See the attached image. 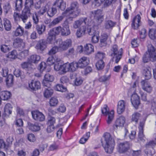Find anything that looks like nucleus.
I'll return each instance as SVG.
<instances>
[{
  "mask_svg": "<svg viewBox=\"0 0 156 156\" xmlns=\"http://www.w3.org/2000/svg\"><path fill=\"white\" fill-rule=\"evenodd\" d=\"M95 27L94 26L87 28L88 34L92 36L91 38V42L93 43H98L99 38V33L98 31L95 29Z\"/></svg>",
  "mask_w": 156,
  "mask_h": 156,
  "instance_id": "9b49d317",
  "label": "nucleus"
},
{
  "mask_svg": "<svg viewBox=\"0 0 156 156\" xmlns=\"http://www.w3.org/2000/svg\"><path fill=\"white\" fill-rule=\"evenodd\" d=\"M36 29L38 34L39 35H41L45 31L46 29V27L43 24L37 25L36 26Z\"/></svg>",
  "mask_w": 156,
  "mask_h": 156,
  "instance_id": "37998d69",
  "label": "nucleus"
},
{
  "mask_svg": "<svg viewBox=\"0 0 156 156\" xmlns=\"http://www.w3.org/2000/svg\"><path fill=\"white\" fill-rule=\"evenodd\" d=\"M29 129L33 131H37L40 130V126L37 123L34 124L29 123L28 124Z\"/></svg>",
  "mask_w": 156,
  "mask_h": 156,
  "instance_id": "a19ab883",
  "label": "nucleus"
},
{
  "mask_svg": "<svg viewBox=\"0 0 156 156\" xmlns=\"http://www.w3.org/2000/svg\"><path fill=\"white\" fill-rule=\"evenodd\" d=\"M83 80L80 77H77L76 78L75 81V84L76 86L80 85L83 82Z\"/></svg>",
  "mask_w": 156,
  "mask_h": 156,
  "instance_id": "0e129e2a",
  "label": "nucleus"
},
{
  "mask_svg": "<svg viewBox=\"0 0 156 156\" xmlns=\"http://www.w3.org/2000/svg\"><path fill=\"white\" fill-rule=\"evenodd\" d=\"M147 117V115L144 114L143 115V119L142 122H140L138 127L139 132L138 133V137L140 140L143 142L145 141L146 137L144 134V130L145 122Z\"/></svg>",
  "mask_w": 156,
  "mask_h": 156,
  "instance_id": "f8f14e48",
  "label": "nucleus"
},
{
  "mask_svg": "<svg viewBox=\"0 0 156 156\" xmlns=\"http://www.w3.org/2000/svg\"><path fill=\"white\" fill-rule=\"evenodd\" d=\"M58 103V101L56 97H52L49 100V104L51 107H55L57 106Z\"/></svg>",
  "mask_w": 156,
  "mask_h": 156,
  "instance_id": "a18cd8bd",
  "label": "nucleus"
},
{
  "mask_svg": "<svg viewBox=\"0 0 156 156\" xmlns=\"http://www.w3.org/2000/svg\"><path fill=\"white\" fill-rule=\"evenodd\" d=\"M64 12L62 13L61 16H58V17L54 19L51 22V24L53 25L58 24L65 17H66L67 19H70L68 17V16L67 14H63Z\"/></svg>",
  "mask_w": 156,
  "mask_h": 156,
  "instance_id": "72a5a7b5",
  "label": "nucleus"
},
{
  "mask_svg": "<svg viewBox=\"0 0 156 156\" xmlns=\"http://www.w3.org/2000/svg\"><path fill=\"white\" fill-rule=\"evenodd\" d=\"M2 99L4 100H8L10 98V91H3L1 92Z\"/></svg>",
  "mask_w": 156,
  "mask_h": 156,
  "instance_id": "8fccbe9b",
  "label": "nucleus"
},
{
  "mask_svg": "<svg viewBox=\"0 0 156 156\" xmlns=\"http://www.w3.org/2000/svg\"><path fill=\"white\" fill-rule=\"evenodd\" d=\"M33 118L35 120L43 121L45 119V116L41 112L37 110L31 112Z\"/></svg>",
  "mask_w": 156,
  "mask_h": 156,
  "instance_id": "6ab92c4d",
  "label": "nucleus"
},
{
  "mask_svg": "<svg viewBox=\"0 0 156 156\" xmlns=\"http://www.w3.org/2000/svg\"><path fill=\"white\" fill-rule=\"evenodd\" d=\"M59 51V48L57 46L53 47L48 52V55H50L54 54L57 53L58 51Z\"/></svg>",
  "mask_w": 156,
  "mask_h": 156,
  "instance_id": "bf43d9fd",
  "label": "nucleus"
},
{
  "mask_svg": "<svg viewBox=\"0 0 156 156\" xmlns=\"http://www.w3.org/2000/svg\"><path fill=\"white\" fill-rule=\"evenodd\" d=\"M110 77L111 76L110 75L102 76L99 78V80L101 82H105L108 80L110 79Z\"/></svg>",
  "mask_w": 156,
  "mask_h": 156,
  "instance_id": "e2e57ef3",
  "label": "nucleus"
},
{
  "mask_svg": "<svg viewBox=\"0 0 156 156\" xmlns=\"http://www.w3.org/2000/svg\"><path fill=\"white\" fill-rule=\"evenodd\" d=\"M143 60L144 63L147 62L149 60L156 62V69H153V72L154 78L156 80V50L152 45H148V52H146L144 55Z\"/></svg>",
  "mask_w": 156,
  "mask_h": 156,
  "instance_id": "7ed1b4c3",
  "label": "nucleus"
},
{
  "mask_svg": "<svg viewBox=\"0 0 156 156\" xmlns=\"http://www.w3.org/2000/svg\"><path fill=\"white\" fill-rule=\"evenodd\" d=\"M46 42L45 41L42 40L39 41L35 48L37 50L43 51L46 48Z\"/></svg>",
  "mask_w": 156,
  "mask_h": 156,
  "instance_id": "2f4dec72",
  "label": "nucleus"
},
{
  "mask_svg": "<svg viewBox=\"0 0 156 156\" xmlns=\"http://www.w3.org/2000/svg\"><path fill=\"white\" fill-rule=\"evenodd\" d=\"M151 113L155 114L156 112V103L154 101H152L151 102Z\"/></svg>",
  "mask_w": 156,
  "mask_h": 156,
  "instance_id": "774afa93",
  "label": "nucleus"
},
{
  "mask_svg": "<svg viewBox=\"0 0 156 156\" xmlns=\"http://www.w3.org/2000/svg\"><path fill=\"white\" fill-rule=\"evenodd\" d=\"M53 5L62 10H64L66 7V3L63 0H55Z\"/></svg>",
  "mask_w": 156,
  "mask_h": 156,
  "instance_id": "b1692460",
  "label": "nucleus"
},
{
  "mask_svg": "<svg viewBox=\"0 0 156 156\" xmlns=\"http://www.w3.org/2000/svg\"><path fill=\"white\" fill-rule=\"evenodd\" d=\"M4 25L6 30H10V21L6 18L4 19Z\"/></svg>",
  "mask_w": 156,
  "mask_h": 156,
  "instance_id": "6e6d98bb",
  "label": "nucleus"
},
{
  "mask_svg": "<svg viewBox=\"0 0 156 156\" xmlns=\"http://www.w3.org/2000/svg\"><path fill=\"white\" fill-rule=\"evenodd\" d=\"M57 9L55 7L49 9L47 12L48 15L50 17H53L57 12Z\"/></svg>",
  "mask_w": 156,
  "mask_h": 156,
  "instance_id": "864d4df0",
  "label": "nucleus"
},
{
  "mask_svg": "<svg viewBox=\"0 0 156 156\" xmlns=\"http://www.w3.org/2000/svg\"><path fill=\"white\" fill-rule=\"evenodd\" d=\"M125 103L124 101L120 100L118 103L117 112L119 114H120L124 112L125 109Z\"/></svg>",
  "mask_w": 156,
  "mask_h": 156,
  "instance_id": "c85d7f7f",
  "label": "nucleus"
},
{
  "mask_svg": "<svg viewBox=\"0 0 156 156\" xmlns=\"http://www.w3.org/2000/svg\"><path fill=\"white\" fill-rule=\"evenodd\" d=\"M115 23L110 20L106 21L105 24V27L107 29L111 28L115 25Z\"/></svg>",
  "mask_w": 156,
  "mask_h": 156,
  "instance_id": "5fc2aeb1",
  "label": "nucleus"
},
{
  "mask_svg": "<svg viewBox=\"0 0 156 156\" xmlns=\"http://www.w3.org/2000/svg\"><path fill=\"white\" fill-rule=\"evenodd\" d=\"M21 67L27 70V72L31 71L32 70V64L27 60V62H25L21 64ZM28 73V72H27Z\"/></svg>",
  "mask_w": 156,
  "mask_h": 156,
  "instance_id": "c756f323",
  "label": "nucleus"
},
{
  "mask_svg": "<svg viewBox=\"0 0 156 156\" xmlns=\"http://www.w3.org/2000/svg\"><path fill=\"white\" fill-rule=\"evenodd\" d=\"M53 93V90L49 88L47 89L44 93V96L46 98H49L52 95Z\"/></svg>",
  "mask_w": 156,
  "mask_h": 156,
  "instance_id": "49530a36",
  "label": "nucleus"
},
{
  "mask_svg": "<svg viewBox=\"0 0 156 156\" xmlns=\"http://www.w3.org/2000/svg\"><path fill=\"white\" fill-rule=\"evenodd\" d=\"M86 31L87 32V27L83 26L77 30L76 36L77 37H80L85 35Z\"/></svg>",
  "mask_w": 156,
  "mask_h": 156,
  "instance_id": "7c9ffc66",
  "label": "nucleus"
},
{
  "mask_svg": "<svg viewBox=\"0 0 156 156\" xmlns=\"http://www.w3.org/2000/svg\"><path fill=\"white\" fill-rule=\"evenodd\" d=\"M39 69L41 72L43 71L48 72L50 71L51 68L50 66H47L44 62H42L40 64Z\"/></svg>",
  "mask_w": 156,
  "mask_h": 156,
  "instance_id": "473e14b6",
  "label": "nucleus"
},
{
  "mask_svg": "<svg viewBox=\"0 0 156 156\" xmlns=\"http://www.w3.org/2000/svg\"><path fill=\"white\" fill-rule=\"evenodd\" d=\"M24 9L22 11L21 15H20L19 13L15 12L13 15L14 20L16 21L19 20L21 19L23 23H25L28 18V15L30 14L26 12H24Z\"/></svg>",
  "mask_w": 156,
  "mask_h": 156,
  "instance_id": "dca6fc26",
  "label": "nucleus"
},
{
  "mask_svg": "<svg viewBox=\"0 0 156 156\" xmlns=\"http://www.w3.org/2000/svg\"><path fill=\"white\" fill-rule=\"evenodd\" d=\"M28 60L32 63H37L40 60V57L38 55H33L28 58Z\"/></svg>",
  "mask_w": 156,
  "mask_h": 156,
  "instance_id": "ea45409f",
  "label": "nucleus"
},
{
  "mask_svg": "<svg viewBox=\"0 0 156 156\" xmlns=\"http://www.w3.org/2000/svg\"><path fill=\"white\" fill-rule=\"evenodd\" d=\"M108 37V36L107 34L104 33L101 35L100 44L101 47L105 46L107 44V41Z\"/></svg>",
  "mask_w": 156,
  "mask_h": 156,
  "instance_id": "e433bc0d",
  "label": "nucleus"
},
{
  "mask_svg": "<svg viewBox=\"0 0 156 156\" xmlns=\"http://www.w3.org/2000/svg\"><path fill=\"white\" fill-rule=\"evenodd\" d=\"M105 1V0H94V4L97 7H99L102 5L103 7H104V3Z\"/></svg>",
  "mask_w": 156,
  "mask_h": 156,
  "instance_id": "13d9d810",
  "label": "nucleus"
},
{
  "mask_svg": "<svg viewBox=\"0 0 156 156\" xmlns=\"http://www.w3.org/2000/svg\"><path fill=\"white\" fill-rule=\"evenodd\" d=\"M84 52L87 55L91 54L94 52V46L90 44H86L84 47Z\"/></svg>",
  "mask_w": 156,
  "mask_h": 156,
  "instance_id": "c9c22d12",
  "label": "nucleus"
},
{
  "mask_svg": "<svg viewBox=\"0 0 156 156\" xmlns=\"http://www.w3.org/2000/svg\"><path fill=\"white\" fill-rule=\"evenodd\" d=\"M28 50H25L20 52L19 56L20 57L21 59L24 58L28 55Z\"/></svg>",
  "mask_w": 156,
  "mask_h": 156,
  "instance_id": "338daca9",
  "label": "nucleus"
},
{
  "mask_svg": "<svg viewBox=\"0 0 156 156\" xmlns=\"http://www.w3.org/2000/svg\"><path fill=\"white\" fill-rule=\"evenodd\" d=\"M87 27V28H90V27L94 26V24L93 22H91V21H90L89 17H83L81 18L79 20L76 21L74 22L73 26L74 28L77 29L81 26H84Z\"/></svg>",
  "mask_w": 156,
  "mask_h": 156,
  "instance_id": "423d86ee",
  "label": "nucleus"
},
{
  "mask_svg": "<svg viewBox=\"0 0 156 156\" xmlns=\"http://www.w3.org/2000/svg\"><path fill=\"white\" fill-rule=\"evenodd\" d=\"M105 56V54L102 52H98L95 55L96 58L97 59H100V60H103Z\"/></svg>",
  "mask_w": 156,
  "mask_h": 156,
  "instance_id": "680f3d73",
  "label": "nucleus"
},
{
  "mask_svg": "<svg viewBox=\"0 0 156 156\" xmlns=\"http://www.w3.org/2000/svg\"><path fill=\"white\" fill-rule=\"evenodd\" d=\"M156 145V141L151 140L147 142L144 148V156H151L154 150L153 148Z\"/></svg>",
  "mask_w": 156,
  "mask_h": 156,
  "instance_id": "6e6552de",
  "label": "nucleus"
},
{
  "mask_svg": "<svg viewBox=\"0 0 156 156\" xmlns=\"http://www.w3.org/2000/svg\"><path fill=\"white\" fill-rule=\"evenodd\" d=\"M54 80V76L49 73L45 74L42 81L43 86L49 87L50 85V83L53 81Z\"/></svg>",
  "mask_w": 156,
  "mask_h": 156,
  "instance_id": "a211bd4d",
  "label": "nucleus"
},
{
  "mask_svg": "<svg viewBox=\"0 0 156 156\" xmlns=\"http://www.w3.org/2000/svg\"><path fill=\"white\" fill-rule=\"evenodd\" d=\"M112 51L111 54L112 56L115 58V63H117L121 59L122 54V48L119 50H118V46L116 45H113L111 50Z\"/></svg>",
  "mask_w": 156,
  "mask_h": 156,
  "instance_id": "ddd939ff",
  "label": "nucleus"
},
{
  "mask_svg": "<svg viewBox=\"0 0 156 156\" xmlns=\"http://www.w3.org/2000/svg\"><path fill=\"white\" fill-rule=\"evenodd\" d=\"M23 6L22 0H16L15 3V9L16 11L21 10Z\"/></svg>",
  "mask_w": 156,
  "mask_h": 156,
  "instance_id": "c03bdc74",
  "label": "nucleus"
},
{
  "mask_svg": "<svg viewBox=\"0 0 156 156\" xmlns=\"http://www.w3.org/2000/svg\"><path fill=\"white\" fill-rule=\"evenodd\" d=\"M96 66L98 70L103 69L105 66V63L103 60L98 61L96 64Z\"/></svg>",
  "mask_w": 156,
  "mask_h": 156,
  "instance_id": "3c124183",
  "label": "nucleus"
},
{
  "mask_svg": "<svg viewBox=\"0 0 156 156\" xmlns=\"http://www.w3.org/2000/svg\"><path fill=\"white\" fill-rule=\"evenodd\" d=\"M142 73L146 80L149 79L151 78V69L149 67L147 66L144 67L143 69Z\"/></svg>",
  "mask_w": 156,
  "mask_h": 156,
  "instance_id": "bb28decb",
  "label": "nucleus"
},
{
  "mask_svg": "<svg viewBox=\"0 0 156 156\" xmlns=\"http://www.w3.org/2000/svg\"><path fill=\"white\" fill-rule=\"evenodd\" d=\"M131 101L133 106L136 109H137L140 102L139 97L136 93H134L132 95Z\"/></svg>",
  "mask_w": 156,
  "mask_h": 156,
  "instance_id": "412c9836",
  "label": "nucleus"
},
{
  "mask_svg": "<svg viewBox=\"0 0 156 156\" xmlns=\"http://www.w3.org/2000/svg\"><path fill=\"white\" fill-rule=\"evenodd\" d=\"M24 32V28L20 26L19 25L14 32V35L16 37L21 36L23 35Z\"/></svg>",
  "mask_w": 156,
  "mask_h": 156,
  "instance_id": "58836bf2",
  "label": "nucleus"
},
{
  "mask_svg": "<svg viewBox=\"0 0 156 156\" xmlns=\"http://www.w3.org/2000/svg\"><path fill=\"white\" fill-rule=\"evenodd\" d=\"M146 36V30L144 28L142 29L140 31L139 37L141 39H144Z\"/></svg>",
  "mask_w": 156,
  "mask_h": 156,
  "instance_id": "052dcab7",
  "label": "nucleus"
},
{
  "mask_svg": "<svg viewBox=\"0 0 156 156\" xmlns=\"http://www.w3.org/2000/svg\"><path fill=\"white\" fill-rule=\"evenodd\" d=\"M27 139L29 141L31 142H35L36 140L35 135L32 133H29L27 134Z\"/></svg>",
  "mask_w": 156,
  "mask_h": 156,
  "instance_id": "4d7b16f0",
  "label": "nucleus"
},
{
  "mask_svg": "<svg viewBox=\"0 0 156 156\" xmlns=\"http://www.w3.org/2000/svg\"><path fill=\"white\" fill-rule=\"evenodd\" d=\"M55 90L62 92H65L67 90L66 88L60 84H57L55 87Z\"/></svg>",
  "mask_w": 156,
  "mask_h": 156,
  "instance_id": "603ef678",
  "label": "nucleus"
},
{
  "mask_svg": "<svg viewBox=\"0 0 156 156\" xmlns=\"http://www.w3.org/2000/svg\"><path fill=\"white\" fill-rule=\"evenodd\" d=\"M46 62L49 66L54 64V69H55V65L61 63L62 60L60 58L55 56H50L47 59Z\"/></svg>",
  "mask_w": 156,
  "mask_h": 156,
  "instance_id": "f3484780",
  "label": "nucleus"
},
{
  "mask_svg": "<svg viewBox=\"0 0 156 156\" xmlns=\"http://www.w3.org/2000/svg\"><path fill=\"white\" fill-rule=\"evenodd\" d=\"M8 69L7 68L5 67L2 69V75L3 77H6L5 80L6 84L9 87V84L8 82L9 80V76L10 74H8Z\"/></svg>",
  "mask_w": 156,
  "mask_h": 156,
  "instance_id": "4c0bfd02",
  "label": "nucleus"
},
{
  "mask_svg": "<svg viewBox=\"0 0 156 156\" xmlns=\"http://www.w3.org/2000/svg\"><path fill=\"white\" fill-rule=\"evenodd\" d=\"M79 4L77 2H72L70 6L64 12L63 14H67L70 20H72L73 18L77 17L80 13V10L79 8Z\"/></svg>",
  "mask_w": 156,
  "mask_h": 156,
  "instance_id": "20e7f679",
  "label": "nucleus"
},
{
  "mask_svg": "<svg viewBox=\"0 0 156 156\" xmlns=\"http://www.w3.org/2000/svg\"><path fill=\"white\" fill-rule=\"evenodd\" d=\"M104 15L101 9H98L91 12L90 14L89 17L90 21L93 22L94 27L97 28V26L101 24L103 21Z\"/></svg>",
  "mask_w": 156,
  "mask_h": 156,
  "instance_id": "39448f33",
  "label": "nucleus"
},
{
  "mask_svg": "<svg viewBox=\"0 0 156 156\" xmlns=\"http://www.w3.org/2000/svg\"><path fill=\"white\" fill-rule=\"evenodd\" d=\"M126 122V118L123 116H121L117 118L113 126L115 130L119 128L123 127Z\"/></svg>",
  "mask_w": 156,
  "mask_h": 156,
  "instance_id": "4468645a",
  "label": "nucleus"
},
{
  "mask_svg": "<svg viewBox=\"0 0 156 156\" xmlns=\"http://www.w3.org/2000/svg\"><path fill=\"white\" fill-rule=\"evenodd\" d=\"M101 112L105 116H107L106 122L108 124L112 123L115 116V111L114 110H109V108L106 105H105L101 108Z\"/></svg>",
  "mask_w": 156,
  "mask_h": 156,
  "instance_id": "0eeeda50",
  "label": "nucleus"
},
{
  "mask_svg": "<svg viewBox=\"0 0 156 156\" xmlns=\"http://www.w3.org/2000/svg\"><path fill=\"white\" fill-rule=\"evenodd\" d=\"M141 117L142 115L139 112H135L131 116V120L132 122L137 123L139 120L141 119Z\"/></svg>",
  "mask_w": 156,
  "mask_h": 156,
  "instance_id": "f704fd0d",
  "label": "nucleus"
},
{
  "mask_svg": "<svg viewBox=\"0 0 156 156\" xmlns=\"http://www.w3.org/2000/svg\"><path fill=\"white\" fill-rule=\"evenodd\" d=\"M141 87L142 89L147 92L150 93L152 90V87L151 84L145 80H143L141 82Z\"/></svg>",
  "mask_w": 156,
  "mask_h": 156,
  "instance_id": "5701e85b",
  "label": "nucleus"
},
{
  "mask_svg": "<svg viewBox=\"0 0 156 156\" xmlns=\"http://www.w3.org/2000/svg\"><path fill=\"white\" fill-rule=\"evenodd\" d=\"M149 36L151 39L156 42V30L153 28L150 29Z\"/></svg>",
  "mask_w": 156,
  "mask_h": 156,
  "instance_id": "79ce46f5",
  "label": "nucleus"
},
{
  "mask_svg": "<svg viewBox=\"0 0 156 156\" xmlns=\"http://www.w3.org/2000/svg\"><path fill=\"white\" fill-rule=\"evenodd\" d=\"M61 33L63 36H67L70 34L71 31L68 24L54 28L51 30L48 33V36L47 41L49 43H55L56 35Z\"/></svg>",
  "mask_w": 156,
  "mask_h": 156,
  "instance_id": "f257e3e1",
  "label": "nucleus"
},
{
  "mask_svg": "<svg viewBox=\"0 0 156 156\" xmlns=\"http://www.w3.org/2000/svg\"><path fill=\"white\" fill-rule=\"evenodd\" d=\"M41 87V83L39 81L32 80L29 82L27 89L31 91H36L40 89Z\"/></svg>",
  "mask_w": 156,
  "mask_h": 156,
  "instance_id": "2eb2a0df",
  "label": "nucleus"
},
{
  "mask_svg": "<svg viewBox=\"0 0 156 156\" xmlns=\"http://www.w3.org/2000/svg\"><path fill=\"white\" fill-rule=\"evenodd\" d=\"M89 59L88 58L83 57L81 58L77 62L79 67L83 68L87 66L89 63Z\"/></svg>",
  "mask_w": 156,
  "mask_h": 156,
  "instance_id": "393cba45",
  "label": "nucleus"
},
{
  "mask_svg": "<svg viewBox=\"0 0 156 156\" xmlns=\"http://www.w3.org/2000/svg\"><path fill=\"white\" fill-rule=\"evenodd\" d=\"M4 114L6 115L10 114V104L7 103L5 105L4 109Z\"/></svg>",
  "mask_w": 156,
  "mask_h": 156,
  "instance_id": "69168bd1",
  "label": "nucleus"
},
{
  "mask_svg": "<svg viewBox=\"0 0 156 156\" xmlns=\"http://www.w3.org/2000/svg\"><path fill=\"white\" fill-rule=\"evenodd\" d=\"M55 43H51L56 45H59V51L66 50L68 48L70 47L72 45V41L71 39H67L63 41H62L61 39L57 40H55Z\"/></svg>",
  "mask_w": 156,
  "mask_h": 156,
  "instance_id": "1a4fd4ad",
  "label": "nucleus"
},
{
  "mask_svg": "<svg viewBox=\"0 0 156 156\" xmlns=\"http://www.w3.org/2000/svg\"><path fill=\"white\" fill-rule=\"evenodd\" d=\"M13 44L14 46L20 49H23L26 47V44L23 40L19 38H16L14 41Z\"/></svg>",
  "mask_w": 156,
  "mask_h": 156,
  "instance_id": "4be33fe9",
  "label": "nucleus"
},
{
  "mask_svg": "<svg viewBox=\"0 0 156 156\" xmlns=\"http://www.w3.org/2000/svg\"><path fill=\"white\" fill-rule=\"evenodd\" d=\"M90 136V133L88 132L87 133L80 139L79 142L81 144H84L88 140Z\"/></svg>",
  "mask_w": 156,
  "mask_h": 156,
  "instance_id": "09e8293b",
  "label": "nucleus"
},
{
  "mask_svg": "<svg viewBox=\"0 0 156 156\" xmlns=\"http://www.w3.org/2000/svg\"><path fill=\"white\" fill-rule=\"evenodd\" d=\"M141 17L138 14L136 16L132 21L131 24L132 27L134 29H137L140 26V22Z\"/></svg>",
  "mask_w": 156,
  "mask_h": 156,
  "instance_id": "a878e982",
  "label": "nucleus"
},
{
  "mask_svg": "<svg viewBox=\"0 0 156 156\" xmlns=\"http://www.w3.org/2000/svg\"><path fill=\"white\" fill-rule=\"evenodd\" d=\"M117 149L120 153H123L126 151L130 147V144L128 142L121 143L118 144Z\"/></svg>",
  "mask_w": 156,
  "mask_h": 156,
  "instance_id": "aec40b11",
  "label": "nucleus"
},
{
  "mask_svg": "<svg viewBox=\"0 0 156 156\" xmlns=\"http://www.w3.org/2000/svg\"><path fill=\"white\" fill-rule=\"evenodd\" d=\"M69 65L70 66V72H74L79 67L77 63L76 62H74L71 63H69Z\"/></svg>",
  "mask_w": 156,
  "mask_h": 156,
  "instance_id": "de8ad7c7",
  "label": "nucleus"
},
{
  "mask_svg": "<svg viewBox=\"0 0 156 156\" xmlns=\"http://www.w3.org/2000/svg\"><path fill=\"white\" fill-rule=\"evenodd\" d=\"M34 5L33 0H26L25 7L24 9V12H26L30 14V8Z\"/></svg>",
  "mask_w": 156,
  "mask_h": 156,
  "instance_id": "cd10ccee",
  "label": "nucleus"
},
{
  "mask_svg": "<svg viewBox=\"0 0 156 156\" xmlns=\"http://www.w3.org/2000/svg\"><path fill=\"white\" fill-rule=\"evenodd\" d=\"M62 63L59 64L55 65V70L58 72V74L60 75L64 74L68 72H70L69 63L67 62L62 65Z\"/></svg>",
  "mask_w": 156,
  "mask_h": 156,
  "instance_id": "9d476101",
  "label": "nucleus"
},
{
  "mask_svg": "<svg viewBox=\"0 0 156 156\" xmlns=\"http://www.w3.org/2000/svg\"><path fill=\"white\" fill-rule=\"evenodd\" d=\"M102 145L105 152L110 154L112 152L115 145L114 140L109 133H105L101 141Z\"/></svg>",
  "mask_w": 156,
  "mask_h": 156,
  "instance_id": "f03ea898",
  "label": "nucleus"
}]
</instances>
